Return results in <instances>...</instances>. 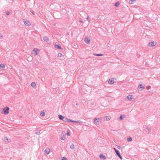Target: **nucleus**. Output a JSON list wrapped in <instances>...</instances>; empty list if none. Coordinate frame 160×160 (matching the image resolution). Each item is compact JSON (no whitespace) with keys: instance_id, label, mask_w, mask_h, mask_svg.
<instances>
[{"instance_id":"58836bf2","label":"nucleus","mask_w":160,"mask_h":160,"mask_svg":"<svg viewBox=\"0 0 160 160\" xmlns=\"http://www.w3.org/2000/svg\"><path fill=\"white\" fill-rule=\"evenodd\" d=\"M71 120L69 119H68V120L67 121V122H71Z\"/></svg>"},{"instance_id":"39448f33","label":"nucleus","mask_w":160,"mask_h":160,"mask_svg":"<svg viewBox=\"0 0 160 160\" xmlns=\"http://www.w3.org/2000/svg\"><path fill=\"white\" fill-rule=\"evenodd\" d=\"M2 139L5 142H11V140L10 139H8V138L5 137L3 138Z\"/></svg>"},{"instance_id":"9b49d317","label":"nucleus","mask_w":160,"mask_h":160,"mask_svg":"<svg viewBox=\"0 0 160 160\" xmlns=\"http://www.w3.org/2000/svg\"><path fill=\"white\" fill-rule=\"evenodd\" d=\"M50 152V149L48 148H46L44 151V152L47 154H48Z\"/></svg>"},{"instance_id":"4be33fe9","label":"nucleus","mask_w":160,"mask_h":160,"mask_svg":"<svg viewBox=\"0 0 160 160\" xmlns=\"http://www.w3.org/2000/svg\"><path fill=\"white\" fill-rule=\"evenodd\" d=\"M94 55L97 56H102L103 55V54H94Z\"/></svg>"},{"instance_id":"4c0bfd02","label":"nucleus","mask_w":160,"mask_h":160,"mask_svg":"<svg viewBox=\"0 0 160 160\" xmlns=\"http://www.w3.org/2000/svg\"><path fill=\"white\" fill-rule=\"evenodd\" d=\"M133 1L132 0H129V2L130 3H132Z\"/></svg>"},{"instance_id":"79ce46f5","label":"nucleus","mask_w":160,"mask_h":160,"mask_svg":"<svg viewBox=\"0 0 160 160\" xmlns=\"http://www.w3.org/2000/svg\"><path fill=\"white\" fill-rule=\"evenodd\" d=\"M71 122H76V121H75L71 120Z\"/></svg>"},{"instance_id":"f704fd0d","label":"nucleus","mask_w":160,"mask_h":160,"mask_svg":"<svg viewBox=\"0 0 160 160\" xmlns=\"http://www.w3.org/2000/svg\"><path fill=\"white\" fill-rule=\"evenodd\" d=\"M86 19H87V20L89 22H90L89 21H90V19H89V16H88V17H87V18Z\"/></svg>"},{"instance_id":"7ed1b4c3","label":"nucleus","mask_w":160,"mask_h":160,"mask_svg":"<svg viewBox=\"0 0 160 160\" xmlns=\"http://www.w3.org/2000/svg\"><path fill=\"white\" fill-rule=\"evenodd\" d=\"M9 108L8 107H6L4 108L3 110V113L5 115H6L9 113Z\"/></svg>"},{"instance_id":"f257e3e1","label":"nucleus","mask_w":160,"mask_h":160,"mask_svg":"<svg viewBox=\"0 0 160 160\" xmlns=\"http://www.w3.org/2000/svg\"><path fill=\"white\" fill-rule=\"evenodd\" d=\"M101 118H95L94 119V123L97 125L101 123Z\"/></svg>"},{"instance_id":"b1692460","label":"nucleus","mask_w":160,"mask_h":160,"mask_svg":"<svg viewBox=\"0 0 160 160\" xmlns=\"http://www.w3.org/2000/svg\"><path fill=\"white\" fill-rule=\"evenodd\" d=\"M65 135H63L61 137V139L62 140H64L65 139Z\"/></svg>"},{"instance_id":"412c9836","label":"nucleus","mask_w":160,"mask_h":160,"mask_svg":"<svg viewBox=\"0 0 160 160\" xmlns=\"http://www.w3.org/2000/svg\"><path fill=\"white\" fill-rule=\"evenodd\" d=\"M119 5H120V3L118 2H117L115 4L114 6L115 7H117L119 6Z\"/></svg>"},{"instance_id":"4468645a","label":"nucleus","mask_w":160,"mask_h":160,"mask_svg":"<svg viewBox=\"0 0 160 160\" xmlns=\"http://www.w3.org/2000/svg\"><path fill=\"white\" fill-rule=\"evenodd\" d=\"M138 90H142V89H141V90H140V88H142V89L144 88V86H142V84H139V85L138 86Z\"/></svg>"},{"instance_id":"72a5a7b5","label":"nucleus","mask_w":160,"mask_h":160,"mask_svg":"<svg viewBox=\"0 0 160 160\" xmlns=\"http://www.w3.org/2000/svg\"><path fill=\"white\" fill-rule=\"evenodd\" d=\"M147 89H149L151 88V87L150 86H147L146 88Z\"/></svg>"},{"instance_id":"7c9ffc66","label":"nucleus","mask_w":160,"mask_h":160,"mask_svg":"<svg viewBox=\"0 0 160 160\" xmlns=\"http://www.w3.org/2000/svg\"><path fill=\"white\" fill-rule=\"evenodd\" d=\"M40 130H39V131H36V132H35V133L37 134H39L40 133Z\"/></svg>"},{"instance_id":"2f4dec72","label":"nucleus","mask_w":160,"mask_h":160,"mask_svg":"<svg viewBox=\"0 0 160 160\" xmlns=\"http://www.w3.org/2000/svg\"><path fill=\"white\" fill-rule=\"evenodd\" d=\"M61 160H68V159L66 158L63 157Z\"/></svg>"},{"instance_id":"a18cd8bd","label":"nucleus","mask_w":160,"mask_h":160,"mask_svg":"<svg viewBox=\"0 0 160 160\" xmlns=\"http://www.w3.org/2000/svg\"><path fill=\"white\" fill-rule=\"evenodd\" d=\"M79 22H83L81 20H79Z\"/></svg>"},{"instance_id":"37998d69","label":"nucleus","mask_w":160,"mask_h":160,"mask_svg":"<svg viewBox=\"0 0 160 160\" xmlns=\"http://www.w3.org/2000/svg\"><path fill=\"white\" fill-rule=\"evenodd\" d=\"M117 148H118V149H120V148H121V147L120 146H118V147H117Z\"/></svg>"},{"instance_id":"9d476101","label":"nucleus","mask_w":160,"mask_h":160,"mask_svg":"<svg viewBox=\"0 0 160 160\" xmlns=\"http://www.w3.org/2000/svg\"><path fill=\"white\" fill-rule=\"evenodd\" d=\"M111 118V117L110 116H106L104 118V120L108 121L110 120Z\"/></svg>"},{"instance_id":"bb28decb","label":"nucleus","mask_w":160,"mask_h":160,"mask_svg":"<svg viewBox=\"0 0 160 160\" xmlns=\"http://www.w3.org/2000/svg\"><path fill=\"white\" fill-rule=\"evenodd\" d=\"M68 120V118H66L64 117V119H63V121L66 122H67V121Z\"/></svg>"},{"instance_id":"2eb2a0df","label":"nucleus","mask_w":160,"mask_h":160,"mask_svg":"<svg viewBox=\"0 0 160 160\" xmlns=\"http://www.w3.org/2000/svg\"><path fill=\"white\" fill-rule=\"evenodd\" d=\"M43 39L44 41H46L47 42H48V41H49L48 38L46 36H44L43 37Z\"/></svg>"},{"instance_id":"a19ab883","label":"nucleus","mask_w":160,"mask_h":160,"mask_svg":"<svg viewBox=\"0 0 160 160\" xmlns=\"http://www.w3.org/2000/svg\"><path fill=\"white\" fill-rule=\"evenodd\" d=\"M2 38H3L2 36V35L0 34V38L2 39Z\"/></svg>"},{"instance_id":"6e6552de","label":"nucleus","mask_w":160,"mask_h":160,"mask_svg":"<svg viewBox=\"0 0 160 160\" xmlns=\"http://www.w3.org/2000/svg\"><path fill=\"white\" fill-rule=\"evenodd\" d=\"M54 47L55 48L59 49H62V48L59 45L55 44L54 45Z\"/></svg>"},{"instance_id":"5701e85b","label":"nucleus","mask_w":160,"mask_h":160,"mask_svg":"<svg viewBox=\"0 0 160 160\" xmlns=\"http://www.w3.org/2000/svg\"><path fill=\"white\" fill-rule=\"evenodd\" d=\"M124 115H121L119 118V119H120V120H122V119H123V117H124Z\"/></svg>"},{"instance_id":"f8f14e48","label":"nucleus","mask_w":160,"mask_h":160,"mask_svg":"<svg viewBox=\"0 0 160 160\" xmlns=\"http://www.w3.org/2000/svg\"><path fill=\"white\" fill-rule=\"evenodd\" d=\"M90 41V39L88 38H85L84 39V41L87 43H88Z\"/></svg>"},{"instance_id":"cd10ccee","label":"nucleus","mask_w":160,"mask_h":160,"mask_svg":"<svg viewBox=\"0 0 160 160\" xmlns=\"http://www.w3.org/2000/svg\"><path fill=\"white\" fill-rule=\"evenodd\" d=\"M117 155L118 156V157L120 158L121 159H122V156H121V155H120V153L119 154H118Z\"/></svg>"},{"instance_id":"c756f323","label":"nucleus","mask_w":160,"mask_h":160,"mask_svg":"<svg viewBox=\"0 0 160 160\" xmlns=\"http://www.w3.org/2000/svg\"><path fill=\"white\" fill-rule=\"evenodd\" d=\"M6 13L7 15H8L10 14V12L8 11H7L6 12Z\"/></svg>"},{"instance_id":"473e14b6","label":"nucleus","mask_w":160,"mask_h":160,"mask_svg":"<svg viewBox=\"0 0 160 160\" xmlns=\"http://www.w3.org/2000/svg\"><path fill=\"white\" fill-rule=\"evenodd\" d=\"M76 123H82V122L80 121H76Z\"/></svg>"},{"instance_id":"ddd939ff","label":"nucleus","mask_w":160,"mask_h":160,"mask_svg":"<svg viewBox=\"0 0 160 160\" xmlns=\"http://www.w3.org/2000/svg\"><path fill=\"white\" fill-rule=\"evenodd\" d=\"M114 82V81L112 78L110 79L108 81V83L111 84H113Z\"/></svg>"},{"instance_id":"393cba45","label":"nucleus","mask_w":160,"mask_h":160,"mask_svg":"<svg viewBox=\"0 0 160 160\" xmlns=\"http://www.w3.org/2000/svg\"><path fill=\"white\" fill-rule=\"evenodd\" d=\"M132 139L131 137H129L127 138L128 141L130 142L132 141Z\"/></svg>"},{"instance_id":"c9c22d12","label":"nucleus","mask_w":160,"mask_h":160,"mask_svg":"<svg viewBox=\"0 0 160 160\" xmlns=\"http://www.w3.org/2000/svg\"><path fill=\"white\" fill-rule=\"evenodd\" d=\"M146 128V129H147L148 130V131H151V129H150V128H148V127H147Z\"/></svg>"},{"instance_id":"dca6fc26","label":"nucleus","mask_w":160,"mask_h":160,"mask_svg":"<svg viewBox=\"0 0 160 160\" xmlns=\"http://www.w3.org/2000/svg\"><path fill=\"white\" fill-rule=\"evenodd\" d=\"M58 117L61 120H63V119H64V117H63L61 115H59L58 116Z\"/></svg>"},{"instance_id":"f03ea898","label":"nucleus","mask_w":160,"mask_h":160,"mask_svg":"<svg viewBox=\"0 0 160 160\" xmlns=\"http://www.w3.org/2000/svg\"><path fill=\"white\" fill-rule=\"evenodd\" d=\"M23 21L25 25L30 26L31 24L30 22L28 20L26 19H23Z\"/></svg>"},{"instance_id":"a211bd4d","label":"nucleus","mask_w":160,"mask_h":160,"mask_svg":"<svg viewBox=\"0 0 160 160\" xmlns=\"http://www.w3.org/2000/svg\"><path fill=\"white\" fill-rule=\"evenodd\" d=\"M5 67V66L3 64H0V69H3Z\"/></svg>"},{"instance_id":"f3484780","label":"nucleus","mask_w":160,"mask_h":160,"mask_svg":"<svg viewBox=\"0 0 160 160\" xmlns=\"http://www.w3.org/2000/svg\"><path fill=\"white\" fill-rule=\"evenodd\" d=\"M40 115L42 117H43L45 116V113L43 111H42L41 112Z\"/></svg>"},{"instance_id":"c85d7f7f","label":"nucleus","mask_w":160,"mask_h":160,"mask_svg":"<svg viewBox=\"0 0 160 160\" xmlns=\"http://www.w3.org/2000/svg\"><path fill=\"white\" fill-rule=\"evenodd\" d=\"M62 56V54L61 53H59L58 54V56L59 57H61Z\"/></svg>"},{"instance_id":"0eeeda50","label":"nucleus","mask_w":160,"mask_h":160,"mask_svg":"<svg viewBox=\"0 0 160 160\" xmlns=\"http://www.w3.org/2000/svg\"><path fill=\"white\" fill-rule=\"evenodd\" d=\"M99 157L101 159H102L103 160H105L106 159V157L103 154H100Z\"/></svg>"},{"instance_id":"1a4fd4ad","label":"nucleus","mask_w":160,"mask_h":160,"mask_svg":"<svg viewBox=\"0 0 160 160\" xmlns=\"http://www.w3.org/2000/svg\"><path fill=\"white\" fill-rule=\"evenodd\" d=\"M127 98L128 99L129 101H131L132 98V95H129L127 96Z\"/></svg>"},{"instance_id":"49530a36","label":"nucleus","mask_w":160,"mask_h":160,"mask_svg":"<svg viewBox=\"0 0 160 160\" xmlns=\"http://www.w3.org/2000/svg\"><path fill=\"white\" fill-rule=\"evenodd\" d=\"M76 105H77V106L78 105V104H77V103H76Z\"/></svg>"},{"instance_id":"c03bdc74","label":"nucleus","mask_w":160,"mask_h":160,"mask_svg":"<svg viewBox=\"0 0 160 160\" xmlns=\"http://www.w3.org/2000/svg\"><path fill=\"white\" fill-rule=\"evenodd\" d=\"M113 149L114 150H115H115H117V149L116 148H113Z\"/></svg>"},{"instance_id":"423d86ee","label":"nucleus","mask_w":160,"mask_h":160,"mask_svg":"<svg viewBox=\"0 0 160 160\" xmlns=\"http://www.w3.org/2000/svg\"><path fill=\"white\" fill-rule=\"evenodd\" d=\"M156 43L155 42H150L149 44L148 45L152 47L155 46L156 45Z\"/></svg>"},{"instance_id":"e433bc0d","label":"nucleus","mask_w":160,"mask_h":160,"mask_svg":"<svg viewBox=\"0 0 160 160\" xmlns=\"http://www.w3.org/2000/svg\"><path fill=\"white\" fill-rule=\"evenodd\" d=\"M67 134L68 136H69L70 135V134L69 133V132H67Z\"/></svg>"},{"instance_id":"6ab92c4d","label":"nucleus","mask_w":160,"mask_h":160,"mask_svg":"<svg viewBox=\"0 0 160 160\" xmlns=\"http://www.w3.org/2000/svg\"><path fill=\"white\" fill-rule=\"evenodd\" d=\"M31 86L33 88H34L36 86V84L35 82H32L31 83Z\"/></svg>"},{"instance_id":"ea45409f","label":"nucleus","mask_w":160,"mask_h":160,"mask_svg":"<svg viewBox=\"0 0 160 160\" xmlns=\"http://www.w3.org/2000/svg\"><path fill=\"white\" fill-rule=\"evenodd\" d=\"M30 12H31V13H32L33 15H35V14H34V12L33 11H32V10H31V11H30Z\"/></svg>"},{"instance_id":"a878e982","label":"nucleus","mask_w":160,"mask_h":160,"mask_svg":"<svg viewBox=\"0 0 160 160\" xmlns=\"http://www.w3.org/2000/svg\"><path fill=\"white\" fill-rule=\"evenodd\" d=\"M115 152L117 155L120 153L119 151L118 150H115Z\"/></svg>"},{"instance_id":"aec40b11","label":"nucleus","mask_w":160,"mask_h":160,"mask_svg":"<svg viewBox=\"0 0 160 160\" xmlns=\"http://www.w3.org/2000/svg\"><path fill=\"white\" fill-rule=\"evenodd\" d=\"M70 148L71 149H74V145L73 144H71L70 146Z\"/></svg>"},{"instance_id":"20e7f679","label":"nucleus","mask_w":160,"mask_h":160,"mask_svg":"<svg viewBox=\"0 0 160 160\" xmlns=\"http://www.w3.org/2000/svg\"><path fill=\"white\" fill-rule=\"evenodd\" d=\"M37 51H39L38 49L34 48L33 51H32V55H36L38 53Z\"/></svg>"}]
</instances>
